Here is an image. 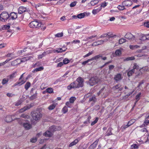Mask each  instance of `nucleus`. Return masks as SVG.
<instances>
[{
    "instance_id": "1",
    "label": "nucleus",
    "mask_w": 149,
    "mask_h": 149,
    "mask_svg": "<svg viewBox=\"0 0 149 149\" xmlns=\"http://www.w3.org/2000/svg\"><path fill=\"white\" fill-rule=\"evenodd\" d=\"M42 116L41 113L39 111L34 112L32 113L33 118L36 121H38L40 120Z\"/></svg>"
},
{
    "instance_id": "2",
    "label": "nucleus",
    "mask_w": 149,
    "mask_h": 149,
    "mask_svg": "<svg viewBox=\"0 0 149 149\" xmlns=\"http://www.w3.org/2000/svg\"><path fill=\"white\" fill-rule=\"evenodd\" d=\"M100 81V78L96 77H94L90 79L88 83L90 86H93L99 82Z\"/></svg>"
},
{
    "instance_id": "3",
    "label": "nucleus",
    "mask_w": 149,
    "mask_h": 149,
    "mask_svg": "<svg viewBox=\"0 0 149 149\" xmlns=\"http://www.w3.org/2000/svg\"><path fill=\"white\" fill-rule=\"evenodd\" d=\"M41 25V23L36 20L31 22L29 24V26L30 27L33 28H39L40 27Z\"/></svg>"
},
{
    "instance_id": "4",
    "label": "nucleus",
    "mask_w": 149,
    "mask_h": 149,
    "mask_svg": "<svg viewBox=\"0 0 149 149\" xmlns=\"http://www.w3.org/2000/svg\"><path fill=\"white\" fill-rule=\"evenodd\" d=\"M9 17V15L7 12H3L0 15V19L2 22H5Z\"/></svg>"
},
{
    "instance_id": "5",
    "label": "nucleus",
    "mask_w": 149,
    "mask_h": 149,
    "mask_svg": "<svg viewBox=\"0 0 149 149\" xmlns=\"http://www.w3.org/2000/svg\"><path fill=\"white\" fill-rule=\"evenodd\" d=\"M77 83H76L77 86H78V88L82 87L83 86L84 79L81 77H78L77 79Z\"/></svg>"
},
{
    "instance_id": "6",
    "label": "nucleus",
    "mask_w": 149,
    "mask_h": 149,
    "mask_svg": "<svg viewBox=\"0 0 149 149\" xmlns=\"http://www.w3.org/2000/svg\"><path fill=\"white\" fill-rule=\"evenodd\" d=\"M125 38L129 40H135V36L130 33H127L125 35Z\"/></svg>"
},
{
    "instance_id": "7",
    "label": "nucleus",
    "mask_w": 149,
    "mask_h": 149,
    "mask_svg": "<svg viewBox=\"0 0 149 149\" xmlns=\"http://www.w3.org/2000/svg\"><path fill=\"white\" fill-rule=\"evenodd\" d=\"M23 126L26 130H29L32 127V125L29 123H24L23 124Z\"/></svg>"
},
{
    "instance_id": "8",
    "label": "nucleus",
    "mask_w": 149,
    "mask_h": 149,
    "mask_svg": "<svg viewBox=\"0 0 149 149\" xmlns=\"http://www.w3.org/2000/svg\"><path fill=\"white\" fill-rule=\"evenodd\" d=\"M27 11V9L23 6L20 7L18 9V13L19 14H21Z\"/></svg>"
},
{
    "instance_id": "9",
    "label": "nucleus",
    "mask_w": 149,
    "mask_h": 149,
    "mask_svg": "<svg viewBox=\"0 0 149 149\" xmlns=\"http://www.w3.org/2000/svg\"><path fill=\"white\" fill-rule=\"evenodd\" d=\"M78 87V86L77 85L76 83L72 82L68 86L67 88L68 90H70L72 88H77Z\"/></svg>"
},
{
    "instance_id": "10",
    "label": "nucleus",
    "mask_w": 149,
    "mask_h": 149,
    "mask_svg": "<svg viewBox=\"0 0 149 149\" xmlns=\"http://www.w3.org/2000/svg\"><path fill=\"white\" fill-rule=\"evenodd\" d=\"M132 4V2L131 0L125 1L123 3V5L125 6H130Z\"/></svg>"
},
{
    "instance_id": "11",
    "label": "nucleus",
    "mask_w": 149,
    "mask_h": 149,
    "mask_svg": "<svg viewBox=\"0 0 149 149\" xmlns=\"http://www.w3.org/2000/svg\"><path fill=\"white\" fill-rule=\"evenodd\" d=\"M33 56H26L23 58L21 61V62H24L29 60H32L33 59Z\"/></svg>"
},
{
    "instance_id": "12",
    "label": "nucleus",
    "mask_w": 149,
    "mask_h": 149,
    "mask_svg": "<svg viewBox=\"0 0 149 149\" xmlns=\"http://www.w3.org/2000/svg\"><path fill=\"white\" fill-rule=\"evenodd\" d=\"M17 75V72L15 71L12 74L7 76L10 80H12Z\"/></svg>"
},
{
    "instance_id": "13",
    "label": "nucleus",
    "mask_w": 149,
    "mask_h": 149,
    "mask_svg": "<svg viewBox=\"0 0 149 149\" xmlns=\"http://www.w3.org/2000/svg\"><path fill=\"white\" fill-rule=\"evenodd\" d=\"M9 15V17L10 19H11L13 20L16 19L17 18V13L14 12L11 13Z\"/></svg>"
},
{
    "instance_id": "14",
    "label": "nucleus",
    "mask_w": 149,
    "mask_h": 149,
    "mask_svg": "<svg viewBox=\"0 0 149 149\" xmlns=\"http://www.w3.org/2000/svg\"><path fill=\"white\" fill-rule=\"evenodd\" d=\"M32 106V105H31V104H30L29 105L25 106L23 108L20 109L19 111V112L20 113L23 112L25 111L27 109H29Z\"/></svg>"
},
{
    "instance_id": "15",
    "label": "nucleus",
    "mask_w": 149,
    "mask_h": 149,
    "mask_svg": "<svg viewBox=\"0 0 149 149\" xmlns=\"http://www.w3.org/2000/svg\"><path fill=\"white\" fill-rule=\"evenodd\" d=\"M52 135V133L49 131H47L43 134V135L46 137H50Z\"/></svg>"
},
{
    "instance_id": "16",
    "label": "nucleus",
    "mask_w": 149,
    "mask_h": 149,
    "mask_svg": "<svg viewBox=\"0 0 149 149\" xmlns=\"http://www.w3.org/2000/svg\"><path fill=\"white\" fill-rule=\"evenodd\" d=\"M87 13L86 12H84V13H80L77 15L78 18L79 19H82L85 16V14H87ZM90 13H88V15H89Z\"/></svg>"
},
{
    "instance_id": "17",
    "label": "nucleus",
    "mask_w": 149,
    "mask_h": 149,
    "mask_svg": "<svg viewBox=\"0 0 149 149\" xmlns=\"http://www.w3.org/2000/svg\"><path fill=\"white\" fill-rule=\"evenodd\" d=\"M103 44V41H102V40H98L97 41L94 42L92 44V46H96L97 45H99Z\"/></svg>"
},
{
    "instance_id": "18",
    "label": "nucleus",
    "mask_w": 149,
    "mask_h": 149,
    "mask_svg": "<svg viewBox=\"0 0 149 149\" xmlns=\"http://www.w3.org/2000/svg\"><path fill=\"white\" fill-rule=\"evenodd\" d=\"M102 56V54H99L98 55L95 56L90 59V61H92L94 60L97 61Z\"/></svg>"
},
{
    "instance_id": "19",
    "label": "nucleus",
    "mask_w": 149,
    "mask_h": 149,
    "mask_svg": "<svg viewBox=\"0 0 149 149\" xmlns=\"http://www.w3.org/2000/svg\"><path fill=\"white\" fill-rule=\"evenodd\" d=\"M114 79L116 81H118L122 79L121 75L120 74H118L115 75Z\"/></svg>"
},
{
    "instance_id": "20",
    "label": "nucleus",
    "mask_w": 149,
    "mask_h": 149,
    "mask_svg": "<svg viewBox=\"0 0 149 149\" xmlns=\"http://www.w3.org/2000/svg\"><path fill=\"white\" fill-rule=\"evenodd\" d=\"M66 50V49H63L62 48H58L57 50H55V49L53 50V52L54 53L57 52V53H62L63 52L65 51Z\"/></svg>"
},
{
    "instance_id": "21",
    "label": "nucleus",
    "mask_w": 149,
    "mask_h": 149,
    "mask_svg": "<svg viewBox=\"0 0 149 149\" xmlns=\"http://www.w3.org/2000/svg\"><path fill=\"white\" fill-rule=\"evenodd\" d=\"M101 10V7H99L97 9H93L92 11V13L93 15H95L100 12Z\"/></svg>"
},
{
    "instance_id": "22",
    "label": "nucleus",
    "mask_w": 149,
    "mask_h": 149,
    "mask_svg": "<svg viewBox=\"0 0 149 149\" xmlns=\"http://www.w3.org/2000/svg\"><path fill=\"white\" fill-rule=\"evenodd\" d=\"M107 36V37L109 38V39L110 38H112L113 37V35L112 34H110V33H108L107 34H105L101 36L100 37V38H104V37H106Z\"/></svg>"
},
{
    "instance_id": "23",
    "label": "nucleus",
    "mask_w": 149,
    "mask_h": 149,
    "mask_svg": "<svg viewBox=\"0 0 149 149\" xmlns=\"http://www.w3.org/2000/svg\"><path fill=\"white\" fill-rule=\"evenodd\" d=\"M79 139H75L74 141L72 142L69 144V147H72V146L76 145L77 143H78Z\"/></svg>"
},
{
    "instance_id": "24",
    "label": "nucleus",
    "mask_w": 149,
    "mask_h": 149,
    "mask_svg": "<svg viewBox=\"0 0 149 149\" xmlns=\"http://www.w3.org/2000/svg\"><path fill=\"white\" fill-rule=\"evenodd\" d=\"M26 81H24L23 80H22L20 82H16L14 85V86H20L22 84H24L25 82Z\"/></svg>"
},
{
    "instance_id": "25",
    "label": "nucleus",
    "mask_w": 149,
    "mask_h": 149,
    "mask_svg": "<svg viewBox=\"0 0 149 149\" xmlns=\"http://www.w3.org/2000/svg\"><path fill=\"white\" fill-rule=\"evenodd\" d=\"M140 71L142 72H148L149 71V68L148 66L143 67L140 69Z\"/></svg>"
},
{
    "instance_id": "26",
    "label": "nucleus",
    "mask_w": 149,
    "mask_h": 149,
    "mask_svg": "<svg viewBox=\"0 0 149 149\" xmlns=\"http://www.w3.org/2000/svg\"><path fill=\"white\" fill-rule=\"evenodd\" d=\"M5 121L7 123H9L12 121V118L11 116H6L5 119Z\"/></svg>"
},
{
    "instance_id": "27",
    "label": "nucleus",
    "mask_w": 149,
    "mask_h": 149,
    "mask_svg": "<svg viewBox=\"0 0 149 149\" xmlns=\"http://www.w3.org/2000/svg\"><path fill=\"white\" fill-rule=\"evenodd\" d=\"M139 36V39L140 40L142 41H144L145 40H146V35L144 34H141Z\"/></svg>"
},
{
    "instance_id": "28",
    "label": "nucleus",
    "mask_w": 149,
    "mask_h": 149,
    "mask_svg": "<svg viewBox=\"0 0 149 149\" xmlns=\"http://www.w3.org/2000/svg\"><path fill=\"white\" fill-rule=\"evenodd\" d=\"M148 132V131L146 128H143L140 130V132L143 135H145Z\"/></svg>"
},
{
    "instance_id": "29",
    "label": "nucleus",
    "mask_w": 149,
    "mask_h": 149,
    "mask_svg": "<svg viewBox=\"0 0 149 149\" xmlns=\"http://www.w3.org/2000/svg\"><path fill=\"white\" fill-rule=\"evenodd\" d=\"M10 80L8 78H4L3 79L2 81V84L3 85H4L5 84H7L9 80Z\"/></svg>"
},
{
    "instance_id": "30",
    "label": "nucleus",
    "mask_w": 149,
    "mask_h": 149,
    "mask_svg": "<svg viewBox=\"0 0 149 149\" xmlns=\"http://www.w3.org/2000/svg\"><path fill=\"white\" fill-rule=\"evenodd\" d=\"M37 96V92L36 91L35 92V93L34 94L32 95L30 97L29 99L31 100H33L35 99L36 98Z\"/></svg>"
},
{
    "instance_id": "31",
    "label": "nucleus",
    "mask_w": 149,
    "mask_h": 149,
    "mask_svg": "<svg viewBox=\"0 0 149 149\" xmlns=\"http://www.w3.org/2000/svg\"><path fill=\"white\" fill-rule=\"evenodd\" d=\"M43 69L44 68L43 67H40L38 68H37L34 69L33 70V72H38L42 71L43 70Z\"/></svg>"
},
{
    "instance_id": "32",
    "label": "nucleus",
    "mask_w": 149,
    "mask_h": 149,
    "mask_svg": "<svg viewBox=\"0 0 149 149\" xmlns=\"http://www.w3.org/2000/svg\"><path fill=\"white\" fill-rule=\"evenodd\" d=\"M98 2V0H93L91 1L90 3L92 6H94L97 4Z\"/></svg>"
},
{
    "instance_id": "33",
    "label": "nucleus",
    "mask_w": 149,
    "mask_h": 149,
    "mask_svg": "<svg viewBox=\"0 0 149 149\" xmlns=\"http://www.w3.org/2000/svg\"><path fill=\"white\" fill-rule=\"evenodd\" d=\"M31 83L29 82H27L25 85V88L26 90H28L29 88L30 87Z\"/></svg>"
},
{
    "instance_id": "34",
    "label": "nucleus",
    "mask_w": 149,
    "mask_h": 149,
    "mask_svg": "<svg viewBox=\"0 0 149 149\" xmlns=\"http://www.w3.org/2000/svg\"><path fill=\"white\" fill-rule=\"evenodd\" d=\"M20 117L23 118L25 119H28L30 118L29 115L24 114H22L20 116Z\"/></svg>"
},
{
    "instance_id": "35",
    "label": "nucleus",
    "mask_w": 149,
    "mask_h": 149,
    "mask_svg": "<svg viewBox=\"0 0 149 149\" xmlns=\"http://www.w3.org/2000/svg\"><path fill=\"white\" fill-rule=\"evenodd\" d=\"M135 59V58L134 56H132L126 58L124 59V61H132L134 60Z\"/></svg>"
},
{
    "instance_id": "36",
    "label": "nucleus",
    "mask_w": 149,
    "mask_h": 149,
    "mask_svg": "<svg viewBox=\"0 0 149 149\" xmlns=\"http://www.w3.org/2000/svg\"><path fill=\"white\" fill-rule=\"evenodd\" d=\"M134 71L132 69L129 70L127 72V75L129 77H130V76H132V74L134 73Z\"/></svg>"
},
{
    "instance_id": "37",
    "label": "nucleus",
    "mask_w": 149,
    "mask_h": 149,
    "mask_svg": "<svg viewBox=\"0 0 149 149\" xmlns=\"http://www.w3.org/2000/svg\"><path fill=\"white\" fill-rule=\"evenodd\" d=\"M111 130L112 128H109L108 129L107 132V134L106 135L107 136H109L112 134V133H111Z\"/></svg>"
},
{
    "instance_id": "38",
    "label": "nucleus",
    "mask_w": 149,
    "mask_h": 149,
    "mask_svg": "<svg viewBox=\"0 0 149 149\" xmlns=\"http://www.w3.org/2000/svg\"><path fill=\"white\" fill-rule=\"evenodd\" d=\"M139 47V46L138 45H132L130 46V48L131 49H137Z\"/></svg>"
},
{
    "instance_id": "39",
    "label": "nucleus",
    "mask_w": 149,
    "mask_h": 149,
    "mask_svg": "<svg viewBox=\"0 0 149 149\" xmlns=\"http://www.w3.org/2000/svg\"><path fill=\"white\" fill-rule=\"evenodd\" d=\"M62 111L63 113H66L68 111L67 107L66 106L64 107L62 109Z\"/></svg>"
},
{
    "instance_id": "40",
    "label": "nucleus",
    "mask_w": 149,
    "mask_h": 149,
    "mask_svg": "<svg viewBox=\"0 0 149 149\" xmlns=\"http://www.w3.org/2000/svg\"><path fill=\"white\" fill-rule=\"evenodd\" d=\"M47 92L49 93H51L53 92V89L51 88H48L46 90Z\"/></svg>"
},
{
    "instance_id": "41",
    "label": "nucleus",
    "mask_w": 149,
    "mask_h": 149,
    "mask_svg": "<svg viewBox=\"0 0 149 149\" xmlns=\"http://www.w3.org/2000/svg\"><path fill=\"white\" fill-rule=\"evenodd\" d=\"M76 99V98L75 97H72L70 99V102L71 103H73L74 102Z\"/></svg>"
},
{
    "instance_id": "42",
    "label": "nucleus",
    "mask_w": 149,
    "mask_h": 149,
    "mask_svg": "<svg viewBox=\"0 0 149 149\" xmlns=\"http://www.w3.org/2000/svg\"><path fill=\"white\" fill-rule=\"evenodd\" d=\"M139 66L136 63H135L134 64V66L132 70L135 71V69H139Z\"/></svg>"
},
{
    "instance_id": "43",
    "label": "nucleus",
    "mask_w": 149,
    "mask_h": 149,
    "mask_svg": "<svg viewBox=\"0 0 149 149\" xmlns=\"http://www.w3.org/2000/svg\"><path fill=\"white\" fill-rule=\"evenodd\" d=\"M115 54L116 55H120L121 54V51L119 49H117L116 50Z\"/></svg>"
},
{
    "instance_id": "44",
    "label": "nucleus",
    "mask_w": 149,
    "mask_h": 149,
    "mask_svg": "<svg viewBox=\"0 0 149 149\" xmlns=\"http://www.w3.org/2000/svg\"><path fill=\"white\" fill-rule=\"evenodd\" d=\"M136 121V120L134 119H132L129 121L128 123L130 126L132 125Z\"/></svg>"
},
{
    "instance_id": "45",
    "label": "nucleus",
    "mask_w": 149,
    "mask_h": 149,
    "mask_svg": "<svg viewBox=\"0 0 149 149\" xmlns=\"http://www.w3.org/2000/svg\"><path fill=\"white\" fill-rule=\"evenodd\" d=\"M141 93H139L136 96V102H137L140 99L141 96Z\"/></svg>"
},
{
    "instance_id": "46",
    "label": "nucleus",
    "mask_w": 149,
    "mask_h": 149,
    "mask_svg": "<svg viewBox=\"0 0 149 149\" xmlns=\"http://www.w3.org/2000/svg\"><path fill=\"white\" fill-rule=\"evenodd\" d=\"M63 33L62 32L59 33L55 34V36L58 38L61 37L63 36Z\"/></svg>"
},
{
    "instance_id": "47",
    "label": "nucleus",
    "mask_w": 149,
    "mask_h": 149,
    "mask_svg": "<svg viewBox=\"0 0 149 149\" xmlns=\"http://www.w3.org/2000/svg\"><path fill=\"white\" fill-rule=\"evenodd\" d=\"M70 62V60L67 58L64 59L63 61V63L64 64H66Z\"/></svg>"
},
{
    "instance_id": "48",
    "label": "nucleus",
    "mask_w": 149,
    "mask_h": 149,
    "mask_svg": "<svg viewBox=\"0 0 149 149\" xmlns=\"http://www.w3.org/2000/svg\"><path fill=\"white\" fill-rule=\"evenodd\" d=\"M24 120L22 119H18V121L19 124L20 125H23L24 121Z\"/></svg>"
},
{
    "instance_id": "49",
    "label": "nucleus",
    "mask_w": 149,
    "mask_h": 149,
    "mask_svg": "<svg viewBox=\"0 0 149 149\" xmlns=\"http://www.w3.org/2000/svg\"><path fill=\"white\" fill-rule=\"evenodd\" d=\"M126 40L123 38H121L119 40V43L121 44L126 42Z\"/></svg>"
},
{
    "instance_id": "50",
    "label": "nucleus",
    "mask_w": 149,
    "mask_h": 149,
    "mask_svg": "<svg viewBox=\"0 0 149 149\" xmlns=\"http://www.w3.org/2000/svg\"><path fill=\"white\" fill-rule=\"evenodd\" d=\"M94 53V51H92L90 52H89L88 53L85 55L84 56V58L86 57H87L88 56Z\"/></svg>"
},
{
    "instance_id": "51",
    "label": "nucleus",
    "mask_w": 149,
    "mask_h": 149,
    "mask_svg": "<svg viewBox=\"0 0 149 149\" xmlns=\"http://www.w3.org/2000/svg\"><path fill=\"white\" fill-rule=\"evenodd\" d=\"M56 107V105L55 104H52L50 105L48 109L49 110H52L54 109L55 107Z\"/></svg>"
},
{
    "instance_id": "52",
    "label": "nucleus",
    "mask_w": 149,
    "mask_h": 149,
    "mask_svg": "<svg viewBox=\"0 0 149 149\" xmlns=\"http://www.w3.org/2000/svg\"><path fill=\"white\" fill-rule=\"evenodd\" d=\"M22 101L21 100L18 101L15 103V106H17L20 105L22 103Z\"/></svg>"
},
{
    "instance_id": "53",
    "label": "nucleus",
    "mask_w": 149,
    "mask_h": 149,
    "mask_svg": "<svg viewBox=\"0 0 149 149\" xmlns=\"http://www.w3.org/2000/svg\"><path fill=\"white\" fill-rule=\"evenodd\" d=\"M99 141V140L98 139L96 140L90 146V147L91 148L93 146V145H95V146H96L97 144Z\"/></svg>"
},
{
    "instance_id": "54",
    "label": "nucleus",
    "mask_w": 149,
    "mask_h": 149,
    "mask_svg": "<svg viewBox=\"0 0 149 149\" xmlns=\"http://www.w3.org/2000/svg\"><path fill=\"white\" fill-rule=\"evenodd\" d=\"M124 6V5H119L118 6V8L120 10H122L125 9Z\"/></svg>"
},
{
    "instance_id": "55",
    "label": "nucleus",
    "mask_w": 149,
    "mask_h": 149,
    "mask_svg": "<svg viewBox=\"0 0 149 149\" xmlns=\"http://www.w3.org/2000/svg\"><path fill=\"white\" fill-rule=\"evenodd\" d=\"M148 119V118H146V117L145 121L144 122V125H147L149 124V120Z\"/></svg>"
},
{
    "instance_id": "56",
    "label": "nucleus",
    "mask_w": 149,
    "mask_h": 149,
    "mask_svg": "<svg viewBox=\"0 0 149 149\" xmlns=\"http://www.w3.org/2000/svg\"><path fill=\"white\" fill-rule=\"evenodd\" d=\"M40 149H50V148L48 146L45 145Z\"/></svg>"
},
{
    "instance_id": "57",
    "label": "nucleus",
    "mask_w": 149,
    "mask_h": 149,
    "mask_svg": "<svg viewBox=\"0 0 149 149\" xmlns=\"http://www.w3.org/2000/svg\"><path fill=\"white\" fill-rule=\"evenodd\" d=\"M10 26L9 25H5L3 27V29L8 30L10 28Z\"/></svg>"
},
{
    "instance_id": "58",
    "label": "nucleus",
    "mask_w": 149,
    "mask_h": 149,
    "mask_svg": "<svg viewBox=\"0 0 149 149\" xmlns=\"http://www.w3.org/2000/svg\"><path fill=\"white\" fill-rule=\"evenodd\" d=\"M107 5V3L105 2H104L102 3L101 5V6L100 7H101V9H102V7L104 8L105 6H106Z\"/></svg>"
},
{
    "instance_id": "59",
    "label": "nucleus",
    "mask_w": 149,
    "mask_h": 149,
    "mask_svg": "<svg viewBox=\"0 0 149 149\" xmlns=\"http://www.w3.org/2000/svg\"><path fill=\"white\" fill-rule=\"evenodd\" d=\"M98 120V118H96L95 120L91 123V125H95L97 122Z\"/></svg>"
},
{
    "instance_id": "60",
    "label": "nucleus",
    "mask_w": 149,
    "mask_h": 149,
    "mask_svg": "<svg viewBox=\"0 0 149 149\" xmlns=\"http://www.w3.org/2000/svg\"><path fill=\"white\" fill-rule=\"evenodd\" d=\"M121 86V85L120 84H118L114 86L113 87V88L114 89H116L120 88Z\"/></svg>"
},
{
    "instance_id": "61",
    "label": "nucleus",
    "mask_w": 149,
    "mask_h": 149,
    "mask_svg": "<svg viewBox=\"0 0 149 149\" xmlns=\"http://www.w3.org/2000/svg\"><path fill=\"white\" fill-rule=\"evenodd\" d=\"M132 149H137L138 146L136 144H134L131 146Z\"/></svg>"
},
{
    "instance_id": "62",
    "label": "nucleus",
    "mask_w": 149,
    "mask_h": 149,
    "mask_svg": "<svg viewBox=\"0 0 149 149\" xmlns=\"http://www.w3.org/2000/svg\"><path fill=\"white\" fill-rule=\"evenodd\" d=\"M64 64V63L63 62H60L58 63L57 67H61Z\"/></svg>"
},
{
    "instance_id": "63",
    "label": "nucleus",
    "mask_w": 149,
    "mask_h": 149,
    "mask_svg": "<svg viewBox=\"0 0 149 149\" xmlns=\"http://www.w3.org/2000/svg\"><path fill=\"white\" fill-rule=\"evenodd\" d=\"M76 3H77L75 1L72 2L70 4V6L71 7H73L76 5Z\"/></svg>"
},
{
    "instance_id": "64",
    "label": "nucleus",
    "mask_w": 149,
    "mask_h": 149,
    "mask_svg": "<svg viewBox=\"0 0 149 149\" xmlns=\"http://www.w3.org/2000/svg\"><path fill=\"white\" fill-rule=\"evenodd\" d=\"M144 25L145 26L149 28V22H144Z\"/></svg>"
}]
</instances>
